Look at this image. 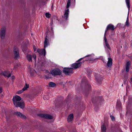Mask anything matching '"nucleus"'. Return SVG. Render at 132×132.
Instances as JSON below:
<instances>
[{"label":"nucleus","mask_w":132,"mask_h":132,"mask_svg":"<svg viewBox=\"0 0 132 132\" xmlns=\"http://www.w3.org/2000/svg\"><path fill=\"white\" fill-rule=\"evenodd\" d=\"M81 86L84 95L86 96H87L89 91L91 90V86L85 78H84L82 81Z\"/></svg>","instance_id":"nucleus-1"},{"label":"nucleus","mask_w":132,"mask_h":132,"mask_svg":"<svg viewBox=\"0 0 132 132\" xmlns=\"http://www.w3.org/2000/svg\"><path fill=\"white\" fill-rule=\"evenodd\" d=\"M128 104L127 105V108L126 115L129 116H132V97L129 96L128 98Z\"/></svg>","instance_id":"nucleus-2"},{"label":"nucleus","mask_w":132,"mask_h":132,"mask_svg":"<svg viewBox=\"0 0 132 132\" xmlns=\"http://www.w3.org/2000/svg\"><path fill=\"white\" fill-rule=\"evenodd\" d=\"M44 44V48L43 49H40L38 48L37 50V51L39 54L41 55H42L44 54V55L45 56L46 54L45 48L46 47H47L48 45H49V40L47 38V36L45 38Z\"/></svg>","instance_id":"nucleus-3"},{"label":"nucleus","mask_w":132,"mask_h":132,"mask_svg":"<svg viewBox=\"0 0 132 132\" xmlns=\"http://www.w3.org/2000/svg\"><path fill=\"white\" fill-rule=\"evenodd\" d=\"M83 59V62L86 61H91L94 60L96 59V58H95L93 56H92L91 54L88 55H87L79 59L77 62H79L81 60Z\"/></svg>","instance_id":"nucleus-4"},{"label":"nucleus","mask_w":132,"mask_h":132,"mask_svg":"<svg viewBox=\"0 0 132 132\" xmlns=\"http://www.w3.org/2000/svg\"><path fill=\"white\" fill-rule=\"evenodd\" d=\"M51 73L54 76H60L62 74V71L59 69L56 68L50 71Z\"/></svg>","instance_id":"nucleus-5"},{"label":"nucleus","mask_w":132,"mask_h":132,"mask_svg":"<svg viewBox=\"0 0 132 132\" xmlns=\"http://www.w3.org/2000/svg\"><path fill=\"white\" fill-rule=\"evenodd\" d=\"M73 68H64L62 71L63 73L66 75H68L73 73Z\"/></svg>","instance_id":"nucleus-6"},{"label":"nucleus","mask_w":132,"mask_h":132,"mask_svg":"<svg viewBox=\"0 0 132 132\" xmlns=\"http://www.w3.org/2000/svg\"><path fill=\"white\" fill-rule=\"evenodd\" d=\"M103 99L102 96H99L95 98H92V101L93 103L95 105L97 104H99L102 101Z\"/></svg>","instance_id":"nucleus-7"},{"label":"nucleus","mask_w":132,"mask_h":132,"mask_svg":"<svg viewBox=\"0 0 132 132\" xmlns=\"http://www.w3.org/2000/svg\"><path fill=\"white\" fill-rule=\"evenodd\" d=\"M38 116L47 119H53L52 116L47 114H37Z\"/></svg>","instance_id":"nucleus-8"},{"label":"nucleus","mask_w":132,"mask_h":132,"mask_svg":"<svg viewBox=\"0 0 132 132\" xmlns=\"http://www.w3.org/2000/svg\"><path fill=\"white\" fill-rule=\"evenodd\" d=\"M14 54V59L16 60L19 58L20 56L18 51V49L17 47L15 46L13 48Z\"/></svg>","instance_id":"nucleus-9"},{"label":"nucleus","mask_w":132,"mask_h":132,"mask_svg":"<svg viewBox=\"0 0 132 132\" xmlns=\"http://www.w3.org/2000/svg\"><path fill=\"white\" fill-rule=\"evenodd\" d=\"M21 100V98L18 95L13 96L12 100L14 105L16 104L18 102H20Z\"/></svg>","instance_id":"nucleus-10"},{"label":"nucleus","mask_w":132,"mask_h":132,"mask_svg":"<svg viewBox=\"0 0 132 132\" xmlns=\"http://www.w3.org/2000/svg\"><path fill=\"white\" fill-rule=\"evenodd\" d=\"M6 28L5 27H3L2 28L1 30L0 36L1 38L4 39L5 36Z\"/></svg>","instance_id":"nucleus-11"},{"label":"nucleus","mask_w":132,"mask_h":132,"mask_svg":"<svg viewBox=\"0 0 132 132\" xmlns=\"http://www.w3.org/2000/svg\"><path fill=\"white\" fill-rule=\"evenodd\" d=\"M15 107H19L22 109H23L24 108L25 104L23 102H18L16 104L14 105Z\"/></svg>","instance_id":"nucleus-12"},{"label":"nucleus","mask_w":132,"mask_h":132,"mask_svg":"<svg viewBox=\"0 0 132 132\" xmlns=\"http://www.w3.org/2000/svg\"><path fill=\"white\" fill-rule=\"evenodd\" d=\"M95 78L97 83L99 84H101L102 80V78L101 76L97 74L95 75Z\"/></svg>","instance_id":"nucleus-13"},{"label":"nucleus","mask_w":132,"mask_h":132,"mask_svg":"<svg viewBox=\"0 0 132 132\" xmlns=\"http://www.w3.org/2000/svg\"><path fill=\"white\" fill-rule=\"evenodd\" d=\"M14 114L18 117H20L23 119H25L26 118L25 116L20 112H14Z\"/></svg>","instance_id":"nucleus-14"},{"label":"nucleus","mask_w":132,"mask_h":132,"mask_svg":"<svg viewBox=\"0 0 132 132\" xmlns=\"http://www.w3.org/2000/svg\"><path fill=\"white\" fill-rule=\"evenodd\" d=\"M0 75H3L5 77H7L8 78L10 77L11 76V73L8 71H2Z\"/></svg>","instance_id":"nucleus-15"},{"label":"nucleus","mask_w":132,"mask_h":132,"mask_svg":"<svg viewBox=\"0 0 132 132\" xmlns=\"http://www.w3.org/2000/svg\"><path fill=\"white\" fill-rule=\"evenodd\" d=\"M82 63L81 62H79L77 63H75L72 64L71 66L74 69H77L79 68L81 66Z\"/></svg>","instance_id":"nucleus-16"},{"label":"nucleus","mask_w":132,"mask_h":132,"mask_svg":"<svg viewBox=\"0 0 132 132\" xmlns=\"http://www.w3.org/2000/svg\"><path fill=\"white\" fill-rule=\"evenodd\" d=\"M69 11L68 9L65 11V12L64 14V16H62L63 18H64L66 20H68V15L69 14Z\"/></svg>","instance_id":"nucleus-17"},{"label":"nucleus","mask_w":132,"mask_h":132,"mask_svg":"<svg viewBox=\"0 0 132 132\" xmlns=\"http://www.w3.org/2000/svg\"><path fill=\"white\" fill-rule=\"evenodd\" d=\"M73 114H70L68 118L67 121L68 122L71 123L73 120Z\"/></svg>","instance_id":"nucleus-18"},{"label":"nucleus","mask_w":132,"mask_h":132,"mask_svg":"<svg viewBox=\"0 0 132 132\" xmlns=\"http://www.w3.org/2000/svg\"><path fill=\"white\" fill-rule=\"evenodd\" d=\"M116 108L119 110H120L121 109V104L120 101L119 100H117L116 105Z\"/></svg>","instance_id":"nucleus-19"},{"label":"nucleus","mask_w":132,"mask_h":132,"mask_svg":"<svg viewBox=\"0 0 132 132\" xmlns=\"http://www.w3.org/2000/svg\"><path fill=\"white\" fill-rule=\"evenodd\" d=\"M109 29H110L113 30H114V26L111 24H109L107 27L105 32H106Z\"/></svg>","instance_id":"nucleus-20"},{"label":"nucleus","mask_w":132,"mask_h":132,"mask_svg":"<svg viewBox=\"0 0 132 132\" xmlns=\"http://www.w3.org/2000/svg\"><path fill=\"white\" fill-rule=\"evenodd\" d=\"M108 61L107 63V65L108 67H111L112 65V60L111 58H108Z\"/></svg>","instance_id":"nucleus-21"},{"label":"nucleus","mask_w":132,"mask_h":132,"mask_svg":"<svg viewBox=\"0 0 132 132\" xmlns=\"http://www.w3.org/2000/svg\"><path fill=\"white\" fill-rule=\"evenodd\" d=\"M29 70L31 76H33L34 73L36 72V71L33 69L31 68L30 67L29 68Z\"/></svg>","instance_id":"nucleus-22"},{"label":"nucleus","mask_w":132,"mask_h":132,"mask_svg":"<svg viewBox=\"0 0 132 132\" xmlns=\"http://www.w3.org/2000/svg\"><path fill=\"white\" fill-rule=\"evenodd\" d=\"M26 57L28 60L29 62L32 61V56L30 54H28L27 55Z\"/></svg>","instance_id":"nucleus-23"},{"label":"nucleus","mask_w":132,"mask_h":132,"mask_svg":"<svg viewBox=\"0 0 132 132\" xmlns=\"http://www.w3.org/2000/svg\"><path fill=\"white\" fill-rule=\"evenodd\" d=\"M101 129L102 132H106V127L104 124L102 125Z\"/></svg>","instance_id":"nucleus-24"},{"label":"nucleus","mask_w":132,"mask_h":132,"mask_svg":"<svg viewBox=\"0 0 132 132\" xmlns=\"http://www.w3.org/2000/svg\"><path fill=\"white\" fill-rule=\"evenodd\" d=\"M49 86L50 87H54L56 86V85L55 83L50 82L48 84Z\"/></svg>","instance_id":"nucleus-25"},{"label":"nucleus","mask_w":132,"mask_h":132,"mask_svg":"<svg viewBox=\"0 0 132 132\" xmlns=\"http://www.w3.org/2000/svg\"><path fill=\"white\" fill-rule=\"evenodd\" d=\"M126 2L129 11L130 10V0H126Z\"/></svg>","instance_id":"nucleus-26"},{"label":"nucleus","mask_w":132,"mask_h":132,"mask_svg":"<svg viewBox=\"0 0 132 132\" xmlns=\"http://www.w3.org/2000/svg\"><path fill=\"white\" fill-rule=\"evenodd\" d=\"M29 87V84H27V83L25 84V85L24 86V87L22 88V89L23 90H26Z\"/></svg>","instance_id":"nucleus-27"},{"label":"nucleus","mask_w":132,"mask_h":132,"mask_svg":"<svg viewBox=\"0 0 132 132\" xmlns=\"http://www.w3.org/2000/svg\"><path fill=\"white\" fill-rule=\"evenodd\" d=\"M53 19L54 20H57V17L55 15L53 16H52V19H51V20H52V25L53 24Z\"/></svg>","instance_id":"nucleus-28"},{"label":"nucleus","mask_w":132,"mask_h":132,"mask_svg":"<svg viewBox=\"0 0 132 132\" xmlns=\"http://www.w3.org/2000/svg\"><path fill=\"white\" fill-rule=\"evenodd\" d=\"M70 1L71 0H68V1L66 6L67 8H68L70 5Z\"/></svg>","instance_id":"nucleus-29"},{"label":"nucleus","mask_w":132,"mask_h":132,"mask_svg":"<svg viewBox=\"0 0 132 132\" xmlns=\"http://www.w3.org/2000/svg\"><path fill=\"white\" fill-rule=\"evenodd\" d=\"M22 50L24 53L26 52V51L27 50V47H23L22 48Z\"/></svg>","instance_id":"nucleus-30"},{"label":"nucleus","mask_w":132,"mask_h":132,"mask_svg":"<svg viewBox=\"0 0 132 132\" xmlns=\"http://www.w3.org/2000/svg\"><path fill=\"white\" fill-rule=\"evenodd\" d=\"M45 15L46 17L47 18H50L51 16V14L48 13H46L45 14Z\"/></svg>","instance_id":"nucleus-31"},{"label":"nucleus","mask_w":132,"mask_h":132,"mask_svg":"<svg viewBox=\"0 0 132 132\" xmlns=\"http://www.w3.org/2000/svg\"><path fill=\"white\" fill-rule=\"evenodd\" d=\"M125 25L127 27H128L129 26V23L128 21V17L127 18L126 21L125 23Z\"/></svg>","instance_id":"nucleus-32"},{"label":"nucleus","mask_w":132,"mask_h":132,"mask_svg":"<svg viewBox=\"0 0 132 132\" xmlns=\"http://www.w3.org/2000/svg\"><path fill=\"white\" fill-rule=\"evenodd\" d=\"M105 43L106 46L108 48L109 50H111V48L110 47V46L109 44H108V43Z\"/></svg>","instance_id":"nucleus-33"},{"label":"nucleus","mask_w":132,"mask_h":132,"mask_svg":"<svg viewBox=\"0 0 132 132\" xmlns=\"http://www.w3.org/2000/svg\"><path fill=\"white\" fill-rule=\"evenodd\" d=\"M110 116L112 121H114L115 120V118L114 116L111 115H110Z\"/></svg>","instance_id":"nucleus-34"},{"label":"nucleus","mask_w":132,"mask_h":132,"mask_svg":"<svg viewBox=\"0 0 132 132\" xmlns=\"http://www.w3.org/2000/svg\"><path fill=\"white\" fill-rule=\"evenodd\" d=\"M24 90H23L22 89V90H20L19 91H18L17 92V93L18 94H20L23 92Z\"/></svg>","instance_id":"nucleus-35"},{"label":"nucleus","mask_w":132,"mask_h":132,"mask_svg":"<svg viewBox=\"0 0 132 132\" xmlns=\"http://www.w3.org/2000/svg\"><path fill=\"white\" fill-rule=\"evenodd\" d=\"M126 71L127 72H128L129 71V67H126Z\"/></svg>","instance_id":"nucleus-36"},{"label":"nucleus","mask_w":132,"mask_h":132,"mask_svg":"<svg viewBox=\"0 0 132 132\" xmlns=\"http://www.w3.org/2000/svg\"><path fill=\"white\" fill-rule=\"evenodd\" d=\"M6 120L7 121H8L9 119L10 118V116L7 114H6Z\"/></svg>","instance_id":"nucleus-37"},{"label":"nucleus","mask_w":132,"mask_h":132,"mask_svg":"<svg viewBox=\"0 0 132 132\" xmlns=\"http://www.w3.org/2000/svg\"><path fill=\"white\" fill-rule=\"evenodd\" d=\"M130 65V64L129 62H127L126 65V67H129V66Z\"/></svg>","instance_id":"nucleus-38"},{"label":"nucleus","mask_w":132,"mask_h":132,"mask_svg":"<svg viewBox=\"0 0 132 132\" xmlns=\"http://www.w3.org/2000/svg\"><path fill=\"white\" fill-rule=\"evenodd\" d=\"M45 77L46 78V79H48L49 78H51V77L49 76V75H45Z\"/></svg>","instance_id":"nucleus-39"},{"label":"nucleus","mask_w":132,"mask_h":132,"mask_svg":"<svg viewBox=\"0 0 132 132\" xmlns=\"http://www.w3.org/2000/svg\"><path fill=\"white\" fill-rule=\"evenodd\" d=\"M48 98V97L47 95L44 96L43 97V98L44 100L48 99L47 98Z\"/></svg>","instance_id":"nucleus-40"},{"label":"nucleus","mask_w":132,"mask_h":132,"mask_svg":"<svg viewBox=\"0 0 132 132\" xmlns=\"http://www.w3.org/2000/svg\"><path fill=\"white\" fill-rule=\"evenodd\" d=\"M104 38V42L105 43H108L107 41V39L106 38V37H105Z\"/></svg>","instance_id":"nucleus-41"},{"label":"nucleus","mask_w":132,"mask_h":132,"mask_svg":"<svg viewBox=\"0 0 132 132\" xmlns=\"http://www.w3.org/2000/svg\"><path fill=\"white\" fill-rule=\"evenodd\" d=\"M32 57H33L34 59L35 60V61H36V55H34Z\"/></svg>","instance_id":"nucleus-42"},{"label":"nucleus","mask_w":132,"mask_h":132,"mask_svg":"<svg viewBox=\"0 0 132 132\" xmlns=\"http://www.w3.org/2000/svg\"><path fill=\"white\" fill-rule=\"evenodd\" d=\"M33 49H34V51H36V48L35 45L33 46Z\"/></svg>","instance_id":"nucleus-43"},{"label":"nucleus","mask_w":132,"mask_h":132,"mask_svg":"<svg viewBox=\"0 0 132 132\" xmlns=\"http://www.w3.org/2000/svg\"><path fill=\"white\" fill-rule=\"evenodd\" d=\"M11 78L12 80H14L15 79V77L14 76H12Z\"/></svg>","instance_id":"nucleus-44"},{"label":"nucleus","mask_w":132,"mask_h":132,"mask_svg":"<svg viewBox=\"0 0 132 132\" xmlns=\"http://www.w3.org/2000/svg\"><path fill=\"white\" fill-rule=\"evenodd\" d=\"M2 92V87H0V93H1Z\"/></svg>","instance_id":"nucleus-45"},{"label":"nucleus","mask_w":132,"mask_h":132,"mask_svg":"<svg viewBox=\"0 0 132 132\" xmlns=\"http://www.w3.org/2000/svg\"><path fill=\"white\" fill-rule=\"evenodd\" d=\"M106 33H105V34H104V38L105 37H106Z\"/></svg>","instance_id":"nucleus-46"},{"label":"nucleus","mask_w":132,"mask_h":132,"mask_svg":"<svg viewBox=\"0 0 132 132\" xmlns=\"http://www.w3.org/2000/svg\"><path fill=\"white\" fill-rule=\"evenodd\" d=\"M71 82L70 81H69L68 82V85H70V83Z\"/></svg>","instance_id":"nucleus-47"},{"label":"nucleus","mask_w":132,"mask_h":132,"mask_svg":"<svg viewBox=\"0 0 132 132\" xmlns=\"http://www.w3.org/2000/svg\"><path fill=\"white\" fill-rule=\"evenodd\" d=\"M46 34V36H47V35L48 34V32H46V33H45Z\"/></svg>","instance_id":"nucleus-48"},{"label":"nucleus","mask_w":132,"mask_h":132,"mask_svg":"<svg viewBox=\"0 0 132 132\" xmlns=\"http://www.w3.org/2000/svg\"><path fill=\"white\" fill-rule=\"evenodd\" d=\"M130 81H131V82H132V78H131Z\"/></svg>","instance_id":"nucleus-49"},{"label":"nucleus","mask_w":132,"mask_h":132,"mask_svg":"<svg viewBox=\"0 0 132 132\" xmlns=\"http://www.w3.org/2000/svg\"><path fill=\"white\" fill-rule=\"evenodd\" d=\"M131 59L132 60V56L131 57Z\"/></svg>","instance_id":"nucleus-50"},{"label":"nucleus","mask_w":132,"mask_h":132,"mask_svg":"<svg viewBox=\"0 0 132 132\" xmlns=\"http://www.w3.org/2000/svg\"><path fill=\"white\" fill-rule=\"evenodd\" d=\"M67 82H68V81H66V83H67Z\"/></svg>","instance_id":"nucleus-51"},{"label":"nucleus","mask_w":132,"mask_h":132,"mask_svg":"<svg viewBox=\"0 0 132 132\" xmlns=\"http://www.w3.org/2000/svg\"><path fill=\"white\" fill-rule=\"evenodd\" d=\"M42 63H43V62L42 63Z\"/></svg>","instance_id":"nucleus-52"}]
</instances>
